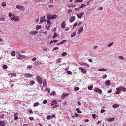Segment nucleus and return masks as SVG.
<instances>
[{"label": "nucleus", "instance_id": "nucleus-1", "mask_svg": "<svg viewBox=\"0 0 126 126\" xmlns=\"http://www.w3.org/2000/svg\"><path fill=\"white\" fill-rule=\"evenodd\" d=\"M47 16L48 20L56 18L57 17V16L56 15H51L48 13L47 14Z\"/></svg>", "mask_w": 126, "mask_h": 126}, {"label": "nucleus", "instance_id": "nucleus-2", "mask_svg": "<svg viewBox=\"0 0 126 126\" xmlns=\"http://www.w3.org/2000/svg\"><path fill=\"white\" fill-rule=\"evenodd\" d=\"M16 7L17 9L22 11H24L25 9V7L20 5H16Z\"/></svg>", "mask_w": 126, "mask_h": 126}, {"label": "nucleus", "instance_id": "nucleus-3", "mask_svg": "<svg viewBox=\"0 0 126 126\" xmlns=\"http://www.w3.org/2000/svg\"><path fill=\"white\" fill-rule=\"evenodd\" d=\"M38 33V32L37 31H31L29 32V34L31 35H35Z\"/></svg>", "mask_w": 126, "mask_h": 126}, {"label": "nucleus", "instance_id": "nucleus-4", "mask_svg": "<svg viewBox=\"0 0 126 126\" xmlns=\"http://www.w3.org/2000/svg\"><path fill=\"white\" fill-rule=\"evenodd\" d=\"M37 81L40 83L41 84L42 83V79L41 77L39 76H38L37 78Z\"/></svg>", "mask_w": 126, "mask_h": 126}, {"label": "nucleus", "instance_id": "nucleus-5", "mask_svg": "<svg viewBox=\"0 0 126 126\" xmlns=\"http://www.w3.org/2000/svg\"><path fill=\"white\" fill-rule=\"evenodd\" d=\"M94 91L96 92H98L99 94H101L102 93L101 90L100 89L97 88H95Z\"/></svg>", "mask_w": 126, "mask_h": 126}, {"label": "nucleus", "instance_id": "nucleus-6", "mask_svg": "<svg viewBox=\"0 0 126 126\" xmlns=\"http://www.w3.org/2000/svg\"><path fill=\"white\" fill-rule=\"evenodd\" d=\"M75 17L72 16L70 17L69 19V21L70 22H72L75 20Z\"/></svg>", "mask_w": 126, "mask_h": 126}, {"label": "nucleus", "instance_id": "nucleus-7", "mask_svg": "<svg viewBox=\"0 0 126 126\" xmlns=\"http://www.w3.org/2000/svg\"><path fill=\"white\" fill-rule=\"evenodd\" d=\"M69 94H67L66 93H65V94H62V97H61V99H63L66 96H68V95Z\"/></svg>", "mask_w": 126, "mask_h": 126}, {"label": "nucleus", "instance_id": "nucleus-8", "mask_svg": "<svg viewBox=\"0 0 126 126\" xmlns=\"http://www.w3.org/2000/svg\"><path fill=\"white\" fill-rule=\"evenodd\" d=\"M83 30V28L82 27H81L79 29V31L78 32V33L79 34H80L82 32Z\"/></svg>", "mask_w": 126, "mask_h": 126}, {"label": "nucleus", "instance_id": "nucleus-9", "mask_svg": "<svg viewBox=\"0 0 126 126\" xmlns=\"http://www.w3.org/2000/svg\"><path fill=\"white\" fill-rule=\"evenodd\" d=\"M79 70H81V71L84 73H85L86 72V70L81 67H80L79 68Z\"/></svg>", "mask_w": 126, "mask_h": 126}, {"label": "nucleus", "instance_id": "nucleus-10", "mask_svg": "<svg viewBox=\"0 0 126 126\" xmlns=\"http://www.w3.org/2000/svg\"><path fill=\"white\" fill-rule=\"evenodd\" d=\"M5 123L4 121H0V126H4Z\"/></svg>", "mask_w": 126, "mask_h": 126}, {"label": "nucleus", "instance_id": "nucleus-11", "mask_svg": "<svg viewBox=\"0 0 126 126\" xmlns=\"http://www.w3.org/2000/svg\"><path fill=\"white\" fill-rule=\"evenodd\" d=\"M24 76L26 77H31L32 76V75L30 73H26L24 74Z\"/></svg>", "mask_w": 126, "mask_h": 126}, {"label": "nucleus", "instance_id": "nucleus-12", "mask_svg": "<svg viewBox=\"0 0 126 126\" xmlns=\"http://www.w3.org/2000/svg\"><path fill=\"white\" fill-rule=\"evenodd\" d=\"M80 64L81 65H85V66H87L88 67H89V65L85 63H80Z\"/></svg>", "mask_w": 126, "mask_h": 126}, {"label": "nucleus", "instance_id": "nucleus-13", "mask_svg": "<svg viewBox=\"0 0 126 126\" xmlns=\"http://www.w3.org/2000/svg\"><path fill=\"white\" fill-rule=\"evenodd\" d=\"M84 12H83L82 13H80L79 15H80V16L79 17V15L76 14V15L78 17V18L81 19V17L84 14Z\"/></svg>", "mask_w": 126, "mask_h": 126}, {"label": "nucleus", "instance_id": "nucleus-14", "mask_svg": "<svg viewBox=\"0 0 126 126\" xmlns=\"http://www.w3.org/2000/svg\"><path fill=\"white\" fill-rule=\"evenodd\" d=\"M43 83V86L45 87L47 86V82L45 79H44V80Z\"/></svg>", "mask_w": 126, "mask_h": 126}, {"label": "nucleus", "instance_id": "nucleus-15", "mask_svg": "<svg viewBox=\"0 0 126 126\" xmlns=\"http://www.w3.org/2000/svg\"><path fill=\"white\" fill-rule=\"evenodd\" d=\"M14 21H18L19 20V17L18 16H15Z\"/></svg>", "mask_w": 126, "mask_h": 126}, {"label": "nucleus", "instance_id": "nucleus-16", "mask_svg": "<svg viewBox=\"0 0 126 126\" xmlns=\"http://www.w3.org/2000/svg\"><path fill=\"white\" fill-rule=\"evenodd\" d=\"M115 119V118H112L107 119V121L108 122H111L113 121Z\"/></svg>", "mask_w": 126, "mask_h": 126}, {"label": "nucleus", "instance_id": "nucleus-17", "mask_svg": "<svg viewBox=\"0 0 126 126\" xmlns=\"http://www.w3.org/2000/svg\"><path fill=\"white\" fill-rule=\"evenodd\" d=\"M105 84L107 86L110 85H111L110 82L109 80H107L105 82Z\"/></svg>", "mask_w": 126, "mask_h": 126}, {"label": "nucleus", "instance_id": "nucleus-18", "mask_svg": "<svg viewBox=\"0 0 126 126\" xmlns=\"http://www.w3.org/2000/svg\"><path fill=\"white\" fill-rule=\"evenodd\" d=\"M65 22L64 21H63V22L61 24V28H64L65 27Z\"/></svg>", "mask_w": 126, "mask_h": 126}, {"label": "nucleus", "instance_id": "nucleus-19", "mask_svg": "<svg viewBox=\"0 0 126 126\" xmlns=\"http://www.w3.org/2000/svg\"><path fill=\"white\" fill-rule=\"evenodd\" d=\"M57 102L55 100H54L51 103V106H52L54 105L57 104Z\"/></svg>", "mask_w": 126, "mask_h": 126}, {"label": "nucleus", "instance_id": "nucleus-20", "mask_svg": "<svg viewBox=\"0 0 126 126\" xmlns=\"http://www.w3.org/2000/svg\"><path fill=\"white\" fill-rule=\"evenodd\" d=\"M47 20L45 18V17L44 16L43 18H42L41 19L40 22H42L44 21H46Z\"/></svg>", "mask_w": 126, "mask_h": 126}, {"label": "nucleus", "instance_id": "nucleus-21", "mask_svg": "<svg viewBox=\"0 0 126 126\" xmlns=\"http://www.w3.org/2000/svg\"><path fill=\"white\" fill-rule=\"evenodd\" d=\"M107 70V69L104 68H101L99 69L98 70L99 71H106Z\"/></svg>", "mask_w": 126, "mask_h": 126}, {"label": "nucleus", "instance_id": "nucleus-22", "mask_svg": "<svg viewBox=\"0 0 126 126\" xmlns=\"http://www.w3.org/2000/svg\"><path fill=\"white\" fill-rule=\"evenodd\" d=\"M56 92L54 91H53L50 94L51 95H56Z\"/></svg>", "mask_w": 126, "mask_h": 126}, {"label": "nucleus", "instance_id": "nucleus-23", "mask_svg": "<svg viewBox=\"0 0 126 126\" xmlns=\"http://www.w3.org/2000/svg\"><path fill=\"white\" fill-rule=\"evenodd\" d=\"M52 118L51 116L50 115H48L47 116V120H50L52 119Z\"/></svg>", "mask_w": 126, "mask_h": 126}, {"label": "nucleus", "instance_id": "nucleus-24", "mask_svg": "<svg viewBox=\"0 0 126 126\" xmlns=\"http://www.w3.org/2000/svg\"><path fill=\"white\" fill-rule=\"evenodd\" d=\"M79 108H77L76 109V110L77 111V112L78 113H81L82 112L79 110Z\"/></svg>", "mask_w": 126, "mask_h": 126}, {"label": "nucleus", "instance_id": "nucleus-25", "mask_svg": "<svg viewBox=\"0 0 126 126\" xmlns=\"http://www.w3.org/2000/svg\"><path fill=\"white\" fill-rule=\"evenodd\" d=\"M51 25H47L46 26V29H47V30H49V28L51 27Z\"/></svg>", "mask_w": 126, "mask_h": 126}, {"label": "nucleus", "instance_id": "nucleus-26", "mask_svg": "<svg viewBox=\"0 0 126 126\" xmlns=\"http://www.w3.org/2000/svg\"><path fill=\"white\" fill-rule=\"evenodd\" d=\"M122 86H120L119 87H118L116 89V90L117 91L121 90H122Z\"/></svg>", "mask_w": 126, "mask_h": 126}, {"label": "nucleus", "instance_id": "nucleus-27", "mask_svg": "<svg viewBox=\"0 0 126 126\" xmlns=\"http://www.w3.org/2000/svg\"><path fill=\"white\" fill-rule=\"evenodd\" d=\"M41 25H37L36 27V29L37 30H38L39 29H41Z\"/></svg>", "mask_w": 126, "mask_h": 126}, {"label": "nucleus", "instance_id": "nucleus-28", "mask_svg": "<svg viewBox=\"0 0 126 126\" xmlns=\"http://www.w3.org/2000/svg\"><path fill=\"white\" fill-rule=\"evenodd\" d=\"M11 55L12 56H14L15 55V51H13L11 53Z\"/></svg>", "mask_w": 126, "mask_h": 126}, {"label": "nucleus", "instance_id": "nucleus-29", "mask_svg": "<svg viewBox=\"0 0 126 126\" xmlns=\"http://www.w3.org/2000/svg\"><path fill=\"white\" fill-rule=\"evenodd\" d=\"M76 35V32H74L71 35V37H73Z\"/></svg>", "mask_w": 126, "mask_h": 126}, {"label": "nucleus", "instance_id": "nucleus-30", "mask_svg": "<svg viewBox=\"0 0 126 126\" xmlns=\"http://www.w3.org/2000/svg\"><path fill=\"white\" fill-rule=\"evenodd\" d=\"M119 105L118 104H115L113 105L112 107L113 108H116Z\"/></svg>", "mask_w": 126, "mask_h": 126}, {"label": "nucleus", "instance_id": "nucleus-31", "mask_svg": "<svg viewBox=\"0 0 126 126\" xmlns=\"http://www.w3.org/2000/svg\"><path fill=\"white\" fill-rule=\"evenodd\" d=\"M86 6L85 4H81V6H79V8H83L85 7Z\"/></svg>", "mask_w": 126, "mask_h": 126}, {"label": "nucleus", "instance_id": "nucleus-32", "mask_svg": "<svg viewBox=\"0 0 126 126\" xmlns=\"http://www.w3.org/2000/svg\"><path fill=\"white\" fill-rule=\"evenodd\" d=\"M35 83V82L33 81H31L30 82V83L31 85H32Z\"/></svg>", "mask_w": 126, "mask_h": 126}, {"label": "nucleus", "instance_id": "nucleus-33", "mask_svg": "<svg viewBox=\"0 0 126 126\" xmlns=\"http://www.w3.org/2000/svg\"><path fill=\"white\" fill-rule=\"evenodd\" d=\"M1 5L3 7L6 6V2H2L1 4Z\"/></svg>", "mask_w": 126, "mask_h": 126}, {"label": "nucleus", "instance_id": "nucleus-34", "mask_svg": "<svg viewBox=\"0 0 126 126\" xmlns=\"http://www.w3.org/2000/svg\"><path fill=\"white\" fill-rule=\"evenodd\" d=\"M76 2H81L83 1V0H75Z\"/></svg>", "mask_w": 126, "mask_h": 126}, {"label": "nucleus", "instance_id": "nucleus-35", "mask_svg": "<svg viewBox=\"0 0 126 126\" xmlns=\"http://www.w3.org/2000/svg\"><path fill=\"white\" fill-rule=\"evenodd\" d=\"M5 19V18L4 17H1L0 18V21H4Z\"/></svg>", "mask_w": 126, "mask_h": 126}, {"label": "nucleus", "instance_id": "nucleus-36", "mask_svg": "<svg viewBox=\"0 0 126 126\" xmlns=\"http://www.w3.org/2000/svg\"><path fill=\"white\" fill-rule=\"evenodd\" d=\"M34 65L35 66H37L39 65L38 62L37 61L35 62L34 63Z\"/></svg>", "mask_w": 126, "mask_h": 126}, {"label": "nucleus", "instance_id": "nucleus-37", "mask_svg": "<svg viewBox=\"0 0 126 126\" xmlns=\"http://www.w3.org/2000/svg\"><path fill=\"white\" fill-rule=\"evenodd\" d=\"M39 103L38 102L35 103L34 105V107L37 106L39 105Z\"/></svg>", "mask_w": 126, "mask_h": 126}, {"label": "nucleus", "instance_id": "nucleus-38", "mask_svg": "<svg viewBox=\"0 0 126 126\" xmlns=\"http://www.w3.org/2000/svg\"><path fill=\"white\" fill-rule=\"evenodd\" d=\"M15 16L13 15L12 17L10 18V19L12 20H14L15 19Z\"/></svg>", "mask_w": 126, "mask_h": 126}, {"label": "nucleus", "instance_id": "nucleus-39", "mask_svg": "<svg viewBox=\"0 0 126 126\" xmlns=\"http://www.w3.org/2000/svg\"><path fill=\"white\" fill-rule=\"evenodd\" d=\"M47 23L49 25H51L52 24L51 22H50V20H48L47 21Z\"/></svg>", "mask_w": 126, "mask_h": 126}, {"label": "nucleus", "instance_id": "nucleus-40", "mask_svg": "<svg viewBox=\"0 0 126 126\" xmlns=\"http://www.w3.org/2000/svg\"><path fill=\"white\" fill-rule=\"evenodd\" d=\"M67 55V53H66L65 52H64L62 53L61 54V55L63 56H66Z\"/></svg>", "mask_w": 126, "mask_h": 126}, {"label": "nucleus", "instance_id": "nucleus-41", "mask_svg": "<svg viewBox=\"0 0 126 126\" xmlns=\"http://www.w3.org/2000/svg\"><path fill=\"white\" fill-rule=\"evenodd\" d=\"M80 8H79V6L78 8H75V10L76 11H78L79 10H80Z\"/></svg>", "mask_w": 126, "mask_h": 126}, {"label": "nucleus", "instance_id": "nucleus-42", "mask_svg": "<svg viewBox=\"0 0 126 126\" xmlns=\"http://www.w3.org/2000/svg\"><path fill=\"white\" fill-rule=\"evenodd\" d=\"M107 77V76L106 74H104V75L102 77V78L103 79H104L105 78H106Z\"/></svg>", "mask_w": 126, "mask_h": 126}, {"label": "nucleus", "instance_id": "nucleus-43", "mask_svg": "<svg viewBox=\"0 0 126 126\" xmlns=\"http://www.w3.org/2000/svg\"><path fill=\"white\" fill-rule=\"evenodd\" d=\"M93 87V86H89L88 87V89L89 90H91L92 88Z\"/></svg>", "mask_w": 126, "mask_h": 126}, {"label": "nucleus", "instance_id": "nucleus-44", "mask_svg": "<svg viewBox=\"0 0 126 126\" xmlns=\"http://www.w3.org/2000/svg\"><path fill=\"white\" fill-rule=\"evenodd\" d=\"M113 42H112L110 43L108 45V46L109 47H110L111 46H112L113 44Z\"/></svg>", "mask_w": 126, "mask_h": 126}, {"label": "nucleus", "instance_id": "nucleus-45", "mask_svg": "<svg viewBox=\"0 0 126 126\" xmlns=\"http://www.w3.org/2000/svg\"><path fill=\"white\" fill-rule=\"evenodd\" d=\"M8 68L7 66L6 65H4L3 67V68L4 69H7Z\"/></svg>", "mask_w": 126, "mask_h": 126}, {"label": "nucleus", "instance_id": "nucleus-46", "mask_svg": "<svg viewBox=\"0 0 126 126\" xmlns=\"http://www.w3.org/2000/svg\"><path fill=\"white\" fill-rule=\"evenodd\" d=\"M79 88L78 87H76L74 89V90L75 91H77L79 89Z\"/></svg>", "mask_w": 126, "mask_h": 126}, {"label": "nucleus", "instance_id": "nucleus-47", "mask_svg": "<svg viewBox=\"0 0 126 126\" xmlns=\"http://www.w3.org/2000/svg\"><path fill=\"white\" fill-rule=\"evenodd\" d=\"M92 116L93 118L94 119H95V118L96 115L94 114H93L92 115Z\"/></svg>", "mask_w": 126, "mask_h": 126}, {"label": "nucleus", "instance_id": "nucleus-48", "mask_svg": "<svg viewBox=\"0 0 126 126\" xmlns=\"http://www.w3.org/2000/svg\"><path fill=\"white\" fill-rule=\"evenodd\" d=\"M61 60V59H60V58L58 59L57 60L56 63H59L60 62Z\"/></svg>", "mask_w": 126, "mask_h": 126}, {"label": "nucleus", "instance_id": "nucleus-49", "mask_svg": "<svg viewBox=\"0 0 126 126\" xmlns=\"http://www.w3.org/2000/svg\"><path fill=\"white\" fill-rule=\"evenodd\" d=\"M121 91L123 92L125 91H126V88H125L122 87Z\"/></svg>", "mask_w": 126, "mask_h": 126}, {"label": "nucleus", "instance_id": "nucleus-50", "mask_svg": "<svg viewBox=\"0 0 126 126\" xmlns=\"http://www.w3.org/2000/svg\"><path fill=\"white\" fill-rule=\"evenodd\" d=\"M13 15L12 13H9V17H11Z\"/></svg>", "mask_w": 126, "mask_h": 126}, {"label": "nucleus", "instance_id": "nucleus-51", "mask_svg": "<svg viewBox=\"0 0 126 126\" xmlns=\"http://www.w3.org/2000/svg\"><path fill=\"white\" fill-rule=\"evenodd\" d=\"M119 58L120 59L124 60V58L122 56H119Z\"/></svg>", "mask_w": 126, "mask_h": 126}, {"label": "nucleus", "instance_id": "nucleus-52", "mask_svg": "<svg viewBox=\"0 0 126 126\" xmlns=\"http://www.w3.org/2000/svg\"><path fill=\"white\" fill-rule=\"evenodd\" d=\"M94 0H91L90 1H88L87 3V5L86 6H87V5H89V4H90V2H91V1H93Z\"/></svg>", "mask_w": 126, "mask_h": 126}, {"label": "nucleus", "instance_id": "nucleus-53", "mask_svg": "<svg viewBox=\"0 0 126 126\" xmlns=\"http://www.w3.org/2000/svg\"><path fill=\"white\" fill-rule=\"evenodd\" d=\"M47 100H45L43 101V103L44 104H45L47 103Z\"/></svg>", "mask_w": 126, "mask_h": 126}, {"label": "nucleus", "instance_id": "nucleus-54", "mask_svg": "<svg viewBox=\"0 0 126 126\" xmlns=\"http://www.w3.org/2000/svg\"><path fill=\"white\" fill-rule=\"evenodd\" d=\"M32 68V67L31 66V65H28L27 67V69H31Z\"/></svg>", "mask_w": 126, "mask_h": 126}, {"label": "nucleus", "instance_id": "nucleus-55", "mask_svg": "<svg viewBox=\"0 0 126 126\" xmlns=\"http://www.w3.org/2000/svg\"><path fill=\"white\" fill-rule=\"evenodd\" d=\"M67 73L69 74H72V73L70 71H67Z\"/></svg>", "mask_w": 126, "mask_h": 126}, {"label": "nucleus", "instance_id": "nucleus-56", "mask_svg": "<svg viewBox=\"0 0 126 126\" xmlns=\"http://www.w3.org/2000/svg\"><path fill=\"white\" fill-rule=\"evenodd\" d=\"M18 119V117L17 116H15L14 117V119L15 120H16Z\"/></svg>", "mask_w": 126, "mask_h": 126}, {"label": "nucleus", "instance_id": "nucleus-57", "mask_svg": "<svg viewBox=\"0 0 126 126\" xmlns=\"http://www.w3.org/2000/svg\"><path fill=\"white\" fill-rule=\"evenodd\" d=\"M4 117V115L3 114L0 116V118H3Z\"/></svg>", "mask_w": 126, "mask_h": 126}, {"label": "nucleus", "instance_id": "nucleus-58", "mask_svg": "<svg viewBox=\"0 0 126 126\" xmlns=\"http://www.w3.org/2000/svg\"><path fill=\"white\" fill-rule=\"evenodd\" d=\"M97 47H98V46H94L93 47V49H94V50L95 49H96L97 48Z\"/></svg>", "mask_w": 126, "mask_h": 126}, {"label": "nucleus", "instance_id": "nucleus-59", "mask_svg": "<svg viewBox=\"0 0 126 126\" xmlns=\"http://www.w3.org/2000/svg\"><path fill=\"white\" fill-rule=\"evenodd\" d=\"M66 41V40H63L61 42V44H62L63 43H64Z\"/></svg>", "mask_w": 126, "mask_h": 126}, {"label": "nucleus", "instance_id": "nucleus-60", "mask_svg": "<svg viewBox=\"0 0 126 126\" xmlns=\"http://www.w3.org/2000/svg\"><path fill=\"white\" fill-rule=\"evenodd\" d=\"M21 58V55H18L17 56V58L18 59H20Z\"/></svg>", "mask_w": 126, "mask_h": 126}, {"label": "nucleus", "instance_id": "nucleus-61", "mask_svg": "<svg viewBox=\"0 0 126 126\" xmlns=\"http://www.w3.org/2000/svg\"><path fill=\"white\" fill-rule=\"evenodd\" d=\"M105 111V110L104 109H101V113H103Z\"/></svg>", "mask_w": 126, "mask_h": 126}, {"label": "nucleus", "instance_id": "nucleus-62", "mask_svg": "<svg viewBox=\"0 0 126 126\" xmlns=\"http://www.w3.org/2000/svg\"><path fill=\"white\" fill-rule=\"evenodd\" d=\"M58 47H55V48H54V49H53V50H58Z\"/></svg>", "mask_w": 126, "mask_h": 126}, {"label": "nucleus", "instance_id": "nucleus-63", "mask_svg": "<svg viewBox=\"0 0 126 126\" xmlns=\"http://www.w3.org/2000/svg\"><path fill=\"white\" fill-rule=\"evenodd\" d=\"M46 90L47 91H48L49 93L50 92V90L47 88L46 89Z\"/></svg>", "mask_w": 126, "mask_h": 126}, {"label": "nucleus", "instance_id": "nucleus-64", "mask_svg": "<svg viewBox=\"0 0 126 126\" xmlns=\"http://www.w3.org/2000/svg\"><path fill=\"white\" fill-rule=\"evenodd\" d=\"M29 119L31 120H32L34 119V118L32 117H31L29 118Z\"/></svg>", "mask_w": 126, "mask_h": 126}]
</instances>
